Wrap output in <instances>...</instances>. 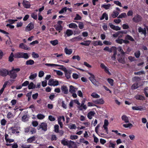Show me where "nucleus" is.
I'll return each mask as SVG.
<instances>
[{"label":"nucleus","instance_id":"obj_1","mask_svg":"<svg viewBox=\"0 0 148 148\" xmlns=\"http://www.w3.org/2000/svg\"><path fill=\"white\" fill-rule=\"evenodd\" d=\"M9 74L8 70L5 69H0V76L5 77Z\"/></svg>","mask_w":148,"mask_h":148},{"label":"nucleus","instance_id":"obj_2","mask_svg":"<svg viewBox=\"0 0 148 148\" xmlns=\"http://www.w3.org/2000/svg\"><path fill=\"white\" fill-rule=\"evenodd\" d=\"M5 139L7 143H6V145L7 146H9V144L8 143H9V139L8 138V134H5Z\"/></svg>","mask_w":148,"mask_h":148},{"label":"nucleus","instance_id":"obj_3","mask_svg":"<svg viewBox=\"0 0 148 148\" xmlns=\"http://www.w3.org/2000/svg\"><path fill=\"white\" fill-rule=\"evenodd\" d=\"M6 122V121L4 119H2L1 121V123L2 125H5Z\"/></svg>","mask_w":148,"mask_h":148},{"label":"nucleus","instance_id":"obj_4","mask_svg":"<svg viewBox=\"0 0 148 148\" xmlns=\"http://www.w3.org/2000/svg\"><path fill=\"white\" fill-rule=\"evenodd\" d=\"M3 55V51L1 50H0V60L2 58Z\"/></svg>","mask_w":148,"mask_h":148},{"label":"nucleus","instance_id":"obj_5","mask_svg":"<svg viewBox=\"0 0 148 148\" xmlns=\"http://www.w3.org/2000/svg\"><path fill=\"white\" fill-rule=\"evenodd\" d=\"M0 32L5 34H8L9 33L5 31L0 29Z\"/></svg>","mask_w":148,"mask_h":148},{"label":"nucleus","instance_id":"obj_6","mask_svg":"<svg viewBox=\"0 0 148 148\" xmlns=\"http://www.w3.org/2000/svg\"><path fill=\"white\" fill-rule=\"evenodd\" d=\"M9 112L8 113V114H7V117H8V118H9Z\"/></svg>","mask_w":148,"mask_h":148},{"label":"nucleus","instance_id":"obj_7","mask_svg":"<svg viewBox=\"0 0 148 148\" xmlns=\"http://www.w3.org/2000/svg\"><path fill=\"white\" fill-rule=\"evenodd\" d=\"M0 41H2V39L1 38V37H0Z\"/></svg>","mask_w":148,"mask_h":148},{"label":"nucleus","instance_id":"obj_8","mask_svg":"<svg viewBox=\"0 0 148 148\" xmlns=\"http://www.w3.org/2000/svg\"><path fill=\"white\" fill-rule=\"evenodd\" d=\"M6 26H9V24H8Z\"/></svg>","mask_w":148,"mask_h":148},{"label":"nucleus","instance_id":"obj_9","mask_svg":"<svg viewBox=\"0 0 148 148\" xmlns=\"http://www.w3.org/2000/svg\"><path fill=\"white\" fill-rule=\"evenodd\" d=\"M8 41H6V44H8Z\"/></svg>","mask_w":148,"mask_h":148},{"label":"nucleus","instance_id":"obj_10","mask_svg":"<svg viewBox=\"0 0 148 148\" xmlns=\"http://www.w3.org/2000/svg\"><path fill=\"white\" fill-rule=\"evenodd\" d=\"M4 100H5V101H6V100H7V98H5V99H4Z\"/></svg>","mask_w":148,"mask_h":148},{"label":"nucleus","instance_id":"obj_11","mask_svg":"<svg viewBox=\"0 0 148 148\" xmlns=\"http://www.w3.org/2000/svg\"><path fill=\"white\" fill-rule=\"evenodd\" d=\"M9 58H10L9 57Z\"/></svg>","mask_w":148,"mask_h":148}]
</instances>
